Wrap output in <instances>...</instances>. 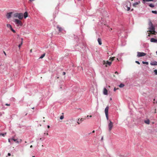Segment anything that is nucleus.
I'll list each match as a JSON object with an SVG mask.
<instances>
[{
	"label": "nucleus",
	"instance_id": "obj_6",
	"mask_svg": "<svg viewBox=\"0 0 157 157\" xmlns=\"http://www.w3.org/2000/svg\"><path fill=\"white\" fill-rule=\"evenodd\" d=\"M113 126V122L110 120H109V123L108 124L109 130V131H111L112 130Z\"/></svg>",
	"mask_w": 157,
	"mask_h": 157
},
{
	"label": "nucleus",
	"instance_id": "obj_20",
	"mask_svg": "<svg viewBox=\"0 0 157 157\" xmlns=\"http://www.w3.org/2000/svg\"><path fill=\"white\" fill-rule=\"evenodd\" d=\"M148 25L149 27H152L153 26L152 22L151 21L149 22Z\"/></svg>",
	"mask_w": 157,
	"mask_h": 157
},
{
	"label": "nucleus",
	"instance_id": "obj_26",
	"mask_svg": "<svg viewBox=\"0 0 157 157\" xmlns=\"http://www.w3.org/2000/svg\"><path fill=\"white\" fill-rule=\"evenodd\" d=\"M22 44H23L22 42L21 41V44H19V45H18V47L19 48H20V47H21V46L22 45Z\"/></svg>",
	"mask_w": 157,
	"mask_h": 157
},
{
	"label": "nucleus",
	"instance_id": "obj_23",
	"mask_svg": "<svg viewBox=\"0 0 157 157\" xmlns=\"http://www.w3.org/2000/svg\"><path fill=\"white\" fill-rule=\"evenodd\" d=\"M45 55V54L44 53L43 54H42L41 55V56H40V57L39 58V59H42L43 58Z\"/></svg>",
	"mask_w": 157,
	"mask_h": 157
},
{
	"label": "nucleus",
	"instance_id": "obj_21",
	"mask_svg": "<svg viewBox=\"0 0 157 157\" xmlns=\"http://www.w3.org/2000/svg\"><path fill=\"white\" fill-rule=\"evenodd\" d=\"M85 119H84V118H81L80 120H79V119H78V121H80V122H81L82 121H83Z\"/></svg>",
	"mask_w": 157,
	"mask_h": 157
},
{
	"label": "nucleus",
	"instance_id": "obj_2",
	"mask_svg": "<svg viewBox=\"0 0 157 157\" xmlns=\"http://www.w3.org/2000/svg\"><path fill=\"white\" fill-rule=\"evenodd\" d=\"M14 17L18 18L20 20H21L23 17V15L22 13H15L13 15Z\"/></svg>",
	"mask_w": 157,
	"mask_h": 157
},
{
	"label": "nucleus",
	"instance_id": "obj_37",
	"mask_svg": "<svg viewBox=\"0 0 157 157\" xmlns=\"http://www.w3.org/2000/svg\"><path fill=\"white\" fill-rule=\"evenodd\" d=\"M5 105L7 106H10V104H6Z\"/></svg>",
	"mask_w": 157,
	"mask_h": 157
},
{
	"label": "nucleus",
	"instance_id": "obj_47",
	"mask_svg": "<svg viewBox=\"0 0 157 157\" xmlns=\"http://www.w3.org/2000/svg\"><path fill=\"white\" fill-rule=\"evenodd\" d=\"M21 41H22L23 42V39L22 38H21Z\"/></svg>",
	"mask_w": 157,
	"mask_h": 157
},
{
	"label": "nucleus",
	"instance_id": "obj_18",
	"mask_svg": "<svg viewBox=\"0 0 157 157\" xmlns=\"http://www.w3.org/2000/svg\"><path fill=\"white\" fill-rule=\"evenodd\" d=\"M144 122L146 124H150V121H149V120L148 119L147 120H145L144 121Z\"/></svg>",
	"mask_w": 157,
	"mask_h": 157
},
{
	"label": "nucleus",
	"instance_id": "obj_27",
	"mask_svg": "<svg viewBox=\"0 0 157 157\" xmlns=\"http://www.w3.org/2000/svg\"><path fill=\"white\" fill-rule=\"evenodd\" d=\"M154 0H143L144 2L153 1Z\"/></svg>",
	"mask_w": 157,
	"mask_h": 157
},
{
	"label": "nucleus",
	"instance_id": "obj_15",
	"mask_svg": "<svg viewBox=\"0 0 157 157\" xmlns=\"http://www.w3.org/2000/svg\"><path fill=\"white\" fill-rule=\"evenodd\" d=\"M150 64L151 65H157V62L154 61L150 63Z\"/></svg>",
	"mask_w": 157,
	"mask_h": 157
},
{
	"label": "nucleus",
	"instance_id": "obj_13",
	"mask_svg": "<svg viewBox=\"0 0 157 157\" xmlns=\"http://www.w3.org/2000/svg\"><path fill=\"white\" fill-rule=\"evenodd\" d=\"M140 3V1H139L138 2H135L133 4V6L135 7H136V6L138 5Z\"/></svg>",
	"mask_w": 157,
	"mask_h": 157
},
{
	"label": "nucleus",
	"instance_id": "obj_30",
	"mask_svg": "<svg viewBox=\"0 0 157 157\" xmlns=\"http://www.w3.org/2000/svg\"><path fill=\"white\" fill-rule=\"evenodd\" d=\"M152 13H155V14H157V12L156 11H152Z\"/></svg>",
	"mask_w": 157,
	"mask_h": 157
},
{
	"label": "nucleus",
	"instance_id": "obj_50",
	"mask_svg": "<svg viewBox=\"0 0 157 157\" xmlns=\"http://www.w3.org/2000/svg\"><path fill=\"white\" fill-rule=\"evenodd\" d=\"M88 117H89V116L88 115H87V118H88Z\"/></svg>",
	"mask_w": 157,
	"mask_h": 157
},
{
	"label": "nucleus",
	"instance_id": "obj_49",
	"mask_svg": "<svg viewBox=\"0 0 157 157\" xmlns=\"http://www.w3.org/2000/svg\"><path fill=\"white\" fill-rule=\"evenodd\" d=\"M95 132V131L94 130H93V131H92V133H94Z\"/></svg>",
	"mask_w": 157,
	"mask_h": 157
},
{
	"label": "nucleus",
	"instance_id": "obj_12",
	"mask_svg": "<svg viewBox=\"0 0 157 157\" xmlns=\"http://www.w3.org/2000/svg\"><path fill=\"white\" fill-rule=\"evenodd\" d=\"M103 94H104L105 95H107L108 94V91L105 88H104V89Z\"/></svg>",
	"mask_w": 157,
	"mask_h": 157
},
{
	"label": "nucleus",
	"instance_id": "obj_59",
	"mask_svg": "<svg viewBox=\"0 0 157 157\" xmlns=\"http://www.w3.org/2000/svg\"><path fill=\"white\" fill-rule=\"evenodd\" d=\"M73 120V119H71V120L72 121Z\"/></svg>",
	"mask_w": 157,
	"mask_h": 157
},
{
	"label": "nucleus",
	"instance_id": "obj_14",
	"mask_svg": "<svg viewBox=\"0 0 157 157\" xmlns=\"http://www.w3.org/2000/svg\"><path fill=\"white\" fill-rule=\"evenodd\" d=\"M150 41L152 42H157V40H156L154 38H152L151 39Z\"/></svg>",
	"mask_w": 157,
	"mask_h": 157
},
{
	"label": "nucleus",
	"instance_id": "obj_19",
	"mask_svg": "<svg viewBox=\"0 0 157 157\" xmlns=\"http://www.w3.org/2000/svg\"><path fill=\"white\" fill-rule=\"evenodd\" d=\"M6 26L8 28H9L10 29L12 28V26L10 24H7L6 25Z\"/></svg>",
	"mask_w": 157,
	"mask_h": 157
},
{
	"label": "nucleus",
	"instance_id": "obj_44",
	"mask_svg": "<svg viewBox=\"0 0 157 157\" xmlns=\"http://www.w3.org/2000/svg\"><path fill=\"white\" fill-rule=\"evenodd\" d=\"M156 109H155V113H156Z\"/></svg>",
	"mask_w": 157,
	"mask_h": 157
},
{
	"label": "nucleus",
	"instance_id": "obj_5",
	"mask_svg": "<svg viewBox=\"0 0 157 157\" xmlns=\"http://www.w3.org/2000/svg\"><path fill=\"white\" fill-rule=\"evenodd\" d=\"M108 110H109V107L107 106L105 110V116L107 120L109 119L108 117Z\"/></svg>",
	"mask_w": 157,
	"mask_h": 157
},
{
	"label": "nucleus",
	"instance_id": "obj_29",
	"mask_svg": "<svg viewBox=\"0 0 157 157\" xmlns=\"http://www.w3.org/2000/svg\"><path fill=\"white\" fill-rule=\"evenodd\" d=\"M6 133H0V136H5V135H6Z\"/></svg>",
	"mask_w": 157,
	"mask_h": 157
},
{
	"label": "nucleus",
	"instance_id": "obj_45",
	"mask_svg": "<svg viewBox=\"0 0 157 157\" xmlns=\"http://www.w3.org/2000/svg\"><path fill=\"white\" fill-rule=\"evenodd\" d=\"M77 123L79 124H80V123L79 122H78V121L77 122Z\"/></svg>",
	"mask_w": 157,
	"mask_h": 157
},
{
	"label": "nucleus",
	"instance_id": "obj_43",
	"mask_svg": "<svg viewBox=\"0 0 157 157\" xmlns=\"http://www.w3.org/2000/svg\"><path fill=\"white\" fill-rule=\"evenodd\" d=\"M32 52V49H31L30 50V52Z\"/></svg>",
	"mask_w": 157,
	"mask_h": 157
},
{
	"label": "nucleus",
	"instance_id": "obj_22",
	"mask_svg": "<svg viewBox=\"0 0 157 157\" xmlns=\"http://www.w3.org/2000/svg\"><path fill=\"white\" fill-rule=\"evenodd\" d=\"M124 85L122 84V83H121L119 85V86L120 87V88H122V87H124Z\"/></svg>",
	"mask_w": 157,
	"mask_h": 157
},
{
	"label": "nucleus",
	"instance_id": "obj_54",
	"mask_svg": "<svg viewBox=\"0 0 157 157\" xmlns=\"http://www.w3.org/2000/svg\"><path fill=\"white\" fill-rule=\"evenodd\" d=\"M47 135H48V133H47Z\"/></svg>",
	"mask_w": 157,
	"mask_h": 157
},
{
	"label": "nucleus",
	"instance_id": "obj_55",
	"mask_svg": "<svg viewBox=\"0 0 157 157\" xmlns=\"http://www.w3.org/2000/svg\"><path fill=\"white\" fill-rule=\"evenodd\" d=\"M34 107H33V108H32V109H34Z\"/></svg>",
	"mask_w": 157,
	"mask_h": 157
},
{
	"label": "nucleus",
	"instance_id": "obj_8",
	"mask_svg": "<svg viewBox=\"0 0 157 157\" xmlns=\"http://www.w3.org/2000/svg\"><path fill=\"white\" fill-rule=\"evenodd\" d=\"M137 56L138 57H140L143 56H144L146 55V54L144 52H137Z\"/></svg>",
	"mask_w": 157,
	"mask_h": 157
},
{
	"label": "nucleus",
	"instance_id": "obj_10",
	"mask_svg": "<svg viewBox=\"0 0 157 157\" xmlns=\"http://www.w3.org/2000/svg\"><path fill=\"white\" fill-rule=\"evenodd\" d=\"M12 13V12L7 13L6 15V17L8 19H9L11 17V15Z\"/></svg>",
	"mask_w": 157,
	"mask_h": 157
},
{
	"label": "nucleus",
	"instance_id": "obj_28",
	"mask_svg": "<svg viewBox=\"0 0 157 157\" xmlns=\"http://www.w3.org/2000/svg\"><path fill=\"white\" fill-rule=\"evenodd\" d=\"M149 6L151 7H154V5L152 4H150Z\"/></svg>",
	"mask_w": 157,
	"mask_h": 157
},
{
	"label": "nucleus",
	"instance_id": "obj_52",
	"mask_svg": "<svg viewBox=\"0 0 157 157\" xmlns=\"http://www.w3.org/2000/svg\"><path fill=\"white\" fill-rule=\"evenodd\" d=\"M90 117H92V116L90 115L89 116Z\"/></svg>",
	"mask_w": 157,
	"mask_h": 157
},
{
	"label": "nucleus",
	"instance_id": "obj_53",
	"mask_svg": "<svg viewBox=\"0 0 157 157\" xmlns=\"http://www.w3.org/2000/svg\"><path fill=\"white\" fill-rule=\"evenodd\" d=\"M133 9H132L131 10V11H133Z\"/></svg>",
	"mask_w": 157,
	"mask_h": 157
},
{
	"label": "nucleus",
	"instance_id": "obj_39",
	"mask_svg": "<svg viewBox=\"0 0 157 157\" xmlns=\"http://www.w3.org/2000/svg\"><path fill=\"white\" fill-rule=\"evenodd\" d=\"M8 156H10V155H11V154H10V153H8Z\"/></svg>",
	"mask_w": 157,
	"mask_h": 157
},
{
	"label": "nucleus",
	"instance_id": "obj_9",
	"mask_svg": "<svg viewBox=\"0 0 157 157\" xmlns=\"http://www.w3.org/2000/svg\"><path fill=\"white\" fill-rule=\"evenodd\" d=\"M56 28L58 30L59 33H62L63 30V29L59 25H57Z\"/></svg>",
	"mask_w": 157,
	"mask_h": 157
},
{
	"label": "nucleus",
	"instance_id": "obj_33",
	"mask_svg": "<svg viewBox=\"0 0 157 157\" xmlns=\"http://www.w3.org/2000/svg\"><path fill=\"white\" fill-rule=\"evenodd\" d=\"M154 72H155V74L157 75V70H155L154 71Z\"/></svg>",
	"mask_w": 157,
	"mask_h": 157
},
{
	"label": "nucleus",
	"instance_id": "obj_32",
	"mask_svg": "<svg viewBox=\"0 0 157 157\" xmlns=\"http://www.w3.org/2000/svg\"><path fill=\"white\" fill-rule=\"evenodd\" d=\"M64 118V117L63 116H61L60 117V119H61V120H62Z\"/></svg>",
	"mask_w": 157,
	"mask_h": 157
},
{
	"label": "nucleus",
	"instance_id": "obj_61",
	"mask_svg": "<svg viewBox=\"0 0 157 157\" xmlns=\"http://www.w3.org/2000/svg\"><path fill=\"white\" fill-rule=\"evenodd\" d=\"M59 77H57V78H59Z\"/></svg>",
	"mask_w": 157,
	"mask_h": 157
},
{
	"label": "nucleus",
	"instance_id": "obj_40",
	"mask_svg": "<svg viewBox=\"0 0 157 157\" xmlns=\"http://www.w3.org/2000/svg\"><path fill=\"white\" fill-rule=\"evenodd\" d=\"M115 74H118V72L117 71H116L115 73Z\"/></svg>",
	"mask_w": 157,
	"mask_h": 157
},
{
	"label": "nucleus",
	"instance_id": "obj_17",
	"mask_svg": "<svg viewBox=\"0 0 157 157\" xmlns=\"http://www.w3.org/2000/svg\"><path fill=\"white\" fill-rule=\"evenodd\" d=\"M23 16L24 18H26L28 17V13L27 12H25Z\"/></svg>",
	"mask_w": 157,
	"mask_h": 157
},
{
	"label": "nucleus",
	"instance_id": "obj_51",
	"mask_svg": "<svg viewBox=\"0 0 157 157\" xmlns=\"http://www.w3.org/2000/svg\"><path fill=\"white\" fill-rule=\"evenodd\" d=\"M112 30V28H111V29H110V31H111V30Z\"/></svg>",
	"mask_w": 157,
	"mask_h": 157
},
{
	"label": "nucleus",
	"instance_id": "obj_36",
	"mask_svg": "<svg viewBox=\"0 0 157 157\" xmlns=\"http://www.w3.org/2000/svg\"><path fill=\"white\" fill-rule=\"evenodd\" d=\"M118 89V88L116 89L115 87H114V91H115L117 90Z\"/></svg>",
	"mask_w": 157,
	"mask_h": 157
},
{
	"label": "nucleus",
	"instance_id": "obj_7",
	"mask_svg": "<svg viewBox=\"0 0 157 157\" xmlns=\"http://www.w3.org/2000/svg\"><path fill=\"white\" fill-rule=\"evenodd\" d=\"M111 61L109 62L108 61H105L104 60L103 62V64L104 65L105 64V67H107V65L109 66H110L111 64Z\"/></svg>",
	"mask_w": 157,
	"mask_h": 157
},
{
	"label": "nucleus",
	"instance_id": "obj_57",
	"mask_svg": "<svg viewBox=\"0 0 157 157\" xmlns=\"http://www.w3.org/2000/svg\"><path fill=\"white\" fill-rule=\"evenodd\" d=\"M156 54H157V51H156Z\"/></svg>",
	"mask_w": 157,
	"mask_h": 157
},
{
	"label": "nucleus",
	"instance_id": "obj_16",
	"mask_svg": "<svg viewBox=\"0 0 157 157\" xmlns=\"http://www.w3.org/2000/svg\"><path fill=\"white\" fill-rule=\"evenodd\" d=\"M98 41L99 45H101L102 44L101 40L100 38H98Z\"/></svg>",
	"mask_w": 157,
	"mask_h": 157
},
{
	"label": "nucleus",
	"instance_id": "obj_58",
	"mask_svg": "<svg viewBox=\"0 0 157 157\" xmlns=\"http://www.w3.org/2000/svg\"><path fill=\"white\" fill-rule=\"evenodd\" d=\"M32 157H35V156H33Z\"/></svg>",
	"mask_w": 157,
	"mask_h": 157
},
{
	"label": "nucleus",
	"instance_id": "obj_4",
	"mask_svg": "<svg viewBox=\"0 0 157 157\" xmlns=\"http://www.w3.org/2000/svg\"><path fill=\"white\" fill-rule=\"evenodd\" d=\"M149 32L151 33L152 34H155V29L154 27L153 26L152 27H149Z\"/></svg>",
	"mask_w": 157,
	"mask_h": 157
},
{
	"label": "nucleus",
	"instance_id": "obj_62",
	"mask_svg": "<svg viewBox=\"0 0 157 157\" xmlns=\"http://www.w3.org/2000/svg\"><path fill=\"white\" fill-rule=\"evenodd\" d=\"M109 87H110V86H109Z\"/></svg>",
	"mask_w": 157,
	"mask_h": 157
},
{
	"label": "nucleus",
	"instance_id": "obj_24",
	"mask_svg": "<svg viewBox=\"0 0 157 157\" xmlns=\"http://www.w3.org/2000/svg\"><path fill=\"white\" fill-rule=\"evenodd\" d=\"M114 58H115V57L110 58L109 60H111V61L112 62V61H113L114 60Z\"/></svg>",
	"mask_w": 157,
	"mask_h": 157
},
{
	"label": "nucleus",
	"instance_id": "obj_1",
	"mask_svg": "<svg viewBox=\"0 0 157 157\" xmlns=\"http://www.w3.org/2000/svg\"><path fill=\"white\" fill-rule=\"evenodd\" d=\"M125 3L124 7V9L127 11H129L130 9L131 3L129 1H126Z\"/></svg>",
	"mask_w": 157,
	"mask_h": 157
},
{
	"label": "nucleus",
	"instance_id": "obj_3",
	"mask_svg": "<svg viewBox=\"0 0 157 157\" xmlns=\"http://www.w3.org/2000/svg\"><path fill=\"white\" fill-rule=\"evenodd\" d=\"M13 21L17 26H21L23 25L21 21L18 19H15Z\"/></svg>",
	"mask_w": 157,
	"mask_h": 157
},
{
	"label": "nucleus",
	"instance_id": "obj_34",
	"mask_svg": "<svg viewBox=\"0 0 157 157\" xmlns=\"http://www.w3.org/2000/svg\"><path fill=\"white\" fill-rule=\"evenodd\" d=\"M136 62V63H137L138 64H140V62H139V61H136V62Z\"/></svg>",
	"mask_w": 157,
	"mask_h": 157
},
{
	"label": "nucleus",
	"instance_id": "obj_25",
	"mask_svg": "<svg viewBox=\"0 0 157 157\" xmlns=\"http://www.w3.org/2000/svg\"><path fill=\"white\" fill-rule=\"evenodd\" d=\"M142 63L143 64H146L147 65H148V63L147 62H144V61H142Z\"/></svg>",
	"mask_w": 157,
	"mask_h": 157
},
{
	"label": "nucleus",
	"instance_id": "obj_31",
	"mask_svg": "<svg viewBox=\"0 0 157 157\" xmlns=\"http://www.w3.org/2000/svg\"><path fill=\"white\" fill-rule=\"evenodd\" d=\"M10 30L13 33H15L16 32L12 28L11 29H10Z\"/></svg>",
	"mask_w": 157,
	"mask_h": 157
},
{
	"label": "nucleus",
	"instance_id": "obj_35",
	"mask_svg": "<svg viewBox=\"0 0 157 157\" xmlns=\"http://www.w3.org/2000/svg\"><path fill=\"white\" fill-rule=\"evenodd\" d=\"M11 140H11V139H8V141L10 143H11Z\"/></svg>",
	"mask_w": 157,
	"mask_h": 157
},
{
	"label": "nucleus",
	"instance_id": "obj_41",
	"mask_svg": "<svg viewBox=\"0 0 157 157\" xmlns=\"http://www.w3.org/2000/svg\"><path fill=\"white\" fill-rule=\"evenodd\" d=\"M103 140V137L102 136L101 138V140Z\"/></svg>",
	"mask_w": 157,
	"mask_h": 157
},
{
	"label": "nucleus",
	"instance_id": "obj_60",
	"mask_svg": "<svg viewBox=\"0 0 157 157\" xmlns=\"http://www.w3.org/2000/svg\"><path fill=\"white\" fill-rule=\"evenodd\" d=\"M27 143L26 141H25V143Z\"/></svg>",
	"mask_w": 157,
	"mask_h": 157
},
{
	"label": "nucleus",
	"instance_id": "obj_56",
	"mask_svg": "<svg viewBox=\"0 0 157 157\" xmlns=\"http://www.w3.org/2000/svg\"><path fill=\"white\" fill-rule=\"evenodd\" d=\"M41 139H42L41 138H40V140H41Z\"/></svg>",
	"mask_w": 157,
	"mask_h": 157
},
{
	"label": "nucleus",
	"instance_id": "obj_11",
	"mask_svg": "<svg viewBox=\"0 0 157 157\" xmlns=\"http://www.w3.org/2000/svg\"><path fill=\"white\" fill-rule=\"evenodd\" d=\"M11 140H13V141L15 142L16 143H19L21 142L22 140L21 139H20L19 140H17V139H15L13 138L11 139Z\"/></svg>",
	"mask_w": 157,
	"mask_h": 157
},
{
	"label": "nucleus",
	"instance_id": "obj_46",
	"mask_svg": "<svg viewBox=\"0 0 157 157\" xmlns=\"http://www.w3.org/2000/svg\"><path fill=\"white\" fill-rule=\"evenodd\" d=\"M47 127H48V128H50V126H49V125H48V126H47Z\"/></svg>",
	"mask_w": 157,
	"mask_h": 157
},
{
	"label": "nucleus",
	"instance_id": "obj_42",
	"mask_svg": "<svg viewBox=\"0 0 157 157\" xmlns=\"http://www.w3.org/2000/svg\"><path fill=\"white\" fill-rule=\"evenodd\" d=\"M3 52H4V54H5V55L6 56V52H5L4 51Z\"/></svg>",
	"mask_w": 157,
	"mask_h": 157
},
{
	"label": "nucleus",
	"instance_id": "obj_38",
	"mask_svg": "<svg viewBox=\"0 0 157 157\" xmlns=\"http://www.w3.org/2000/svg\"><path fill=\"white\" fill-rule=\"evenodd\" d=\"M66 74V73L65 72H63V75H65Z\"/></svg>",
	"mask_w": 157,
	"mask_h": 157
},
{
	"label": "nucleus",
	"instance_id": "obj_48",
	"mask_svg": "<svg viewBox=\"0 0 157 157\" xmlns=\"http://www.w3.org/2000/svg\"><path fill=\"white\" fill-rule=\"evenodd\" d=\"M33 147V146L32 145H31L30 146V148H32Z\"/></svg>",
	"mask_w": 157,
	"mask_h": 157
}]
</instances>
